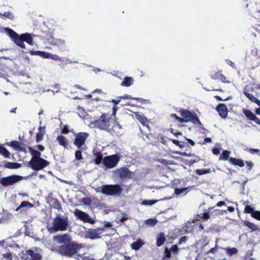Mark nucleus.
<instances>
[{"mask_svg": "<svg viewBox=\"0 0 260 260\" xmlns=\"http://www.w3.org/2000/svg\"><path fill=\"white\" fill-rule=\"evenodd\" d=\"M28 148L31 156V159L28 162V165L33 170L40 171L50 165V162L49 161L41 157V153L40 151L33 149L31 147H29Z\"/></svg>", "mask_w": 260, "mask_h": 260, "instance_id": "obj_1", "label": "nucleus"}, {"mask_svg": "<svg viewBox=\"0 0 260 260\" xmlns=\"http://www.w3.org/2000/svg\"><path fill=\"white\" fill-rule=\"evenodd\" d=\"M6 30L8 32L11 39L15 43L16 45L21 48H25L24 42H26L28 44L33 45V39L31 35L28 33L22 34L19 35L14 30L10 28H6Z\"/></svg>", "mask_w": 260, "mask_h": 260, "instance_id": "obj_2", "label": "nucleus"}, {"mask_svg": "<svg viewBox=\"0 0 260 260\" xmlns=\"http://www.w3.org/2000/svg\"><path fill=\"white\" fill-rule=\"evenodd\" d=\"M69 225L70 221L68 216L57 215L52 220V226H48L47 229L50 233H54L67 230Z\"/></svg>", "mask_w": 260, "mask_h": 260, "instance_id": "obj_3", "label": "nucleus"}, {"mask_svg": "<svg viewBox=\"0 0 260 260\" xmlns=\"http://www.w3.org/2000/svg\"><path fill=\"white\" fill-rule=\"evenodd\" d=\"M81 247L74 242L70 241L60 245L58 248V252L62 255L71 257L75 254Z\"/></svg>", "mask_w": 260, "mask_h": 260, "instance_id": "obj_4", "label": "nucleus"}, {"mask_svg": "<svg viewBox=\"0 0 260 260\" xmlns=\"http://www.w3.org/2000/svg\"><path fill=\"white\" fill-rule=\"evenodd\" d=\"M102 194L110 196H120L122 192V188L119 184H106L97 189Z\"/></svg>", "mask_w": 260, "mask_h": 260, "instance_id": "obj_5", "label": "nucleus"}, {"mask_svg": "<svg viewBox=\"0 0 260 260\" xmlns=\"http://www.w3.org/2000/svg\"><path fill=\"white\" fill-rule=\"evenodd\" d=\"M20 257L22 260H41L43 258V250L39 247H35L23 251Z\"/></svg>", "mask_w": 260, "mask_h": 260, "instance_id": "obj_6", "label": "nucleus"}, {"mask_svg": "<svg viewBox=\"0 0 260 260\" xmlns=\"http://www.w3.org/2000/svg\"><path fill=\"white\" fill-rule=\"evenodd\" d=\"M112 120L106 114H102L100 118L93 122L94 126L101 129L107 130Z\"/></svg>", "mask_w": 260, "mask_h": 260, "instance_id": "obj_7", "label": "nucleus"}, {"mask_svg": "<svg viewBox=\"0 0 260 260\" xmlns=\"http://www.w3.org/2000/svg\"><path fill=\"white\" fill-rule=\"evenodd\" d=\"M120 159L119 155L115 154L104 157L103 164L107 169L115 167Z\"/></svg>", "mask_w": 260, "mask_h": 260, "instance_id": "obj_8", "label": "nucleus"}, {"mask_svg": "<svg viewBox=\"0 0 260 260\" xmlns=\"http://www.w3.org/2000/svg\"><path fill=\"white\" fill-rule=\"evenodd\" d=\"M23 177L17 175H12L7 177H2L0 179V184L3 186L13 185L16 183L22 180Z\"/></svg>", "mask_w": 260, "mask_h": 260, "instance_id": "obj_9", "label": "nucleus"}, {"mask_svg": "<svg viewBox=\"0 0 260 260\" xmlns=\"http://www.w3.org/2000/svg\"><path fill=\"white\" fill-rule=\"evenodd\" d=\"M180 113L181 116L188 120V122L190 121L194 124L202 125L196 114H193L190 111L186 110H181Z\"/></svg>", "mask_w": 260, "mask_h": 260, "instance_id": "obj_10", "label": "nucleus"}, {"mask_svg": "<svg viewBox=\"0 0 260 260\" xmlns=\"http://www.w3.org/2000/svg\"><path fill=\"white\" fill-rule=\"evenodd\" d=\"M74 214L75 216L77 217L79 220L82 221L84 223L93 224L95 222V220L90 218L87 213L78 209H76L75 210Z\"/></svg>", "mask_w": 260, "mask_h": 260, "instance_id": "obj_11", "label": "nucleus"}, {"mask_svg": "<svg viewBox=\"0 0 260 260\" xmlns=\"http://www.w3.org/2000/svg\"><path fill=\"white\" fill-rule=\"evenodd\" d=\"M89 136V134L85 132H80L75 136L74 144L78 149L81 148L85 144V141Z\"/></svg>", "mask_w": 260, "mask_h": 260, "instance_id": "obj_12", "label": "nucleus"}, {"mask_svg": "<svg viewBox=\"0 0 260 260\" xmlns=\"http://www.w3.org/2000/svg\"><path fill=\"white\" fill-rule=\"evenodd\" d=\"M109 128L107 131L109 132L112 136L118 137L121 135V126L115 121L112 120Z\"/></svg>", "mask_w": 260, "mask_h": 260, "instance_id": "obj_13", "label": "nucleus"}, {"mask_svg": "<svg viewBox=\"0 0 260 260\" xmlns=\"http://www.w3.org/2000/svg\"><path fill=\"white\" fill-rule=\"evenodd\" d=\"M115 177L124 179L125 178H129L132 176V172L130 171L127 168L122 167L116 169L114 172Z\"/></svg>", "mask_w": 260, "mask_h": 260, "instance_id": "obj_14", "label": "nucleus"}, {"mask_svg": "<svg viewBox=\"0 0 260 260\" xmlns=\"http://www.w3.org/2000/svg\"><path fill=\"white\" fill-rule=\"evenodd\" d=\"M5 144L7 146L12 147L16 151L19 152H26V149L24 147V144L23 143H20L16 141H12L10 142H7Z\"/></svg>", "mask_w": 260, "mask_h": 260, "instance_id": "obj_15", "label": "nucleus"}, {"mask_svg": "<svg viewBox=\"0 0 260 260\" xmlns=\"http://www.w3.org/2000/svg\"><path fill=\"white\" fill-rule=\"evenodd\" d=\"M243 113L244 114L247 119L254 121L256 124L260 125V119L254 115L250 110L247 109H243Z\"/></svg>", "mask_w": 260, "mask_h": 260, "instance_id": "obj_16", "label": "nucleus"}, {"mask_svg": "<svg viewBox=\"0 0 260 260\" xmlns=\"http://www.w3.org/2000/svg\"><path fill=\"white\" fill-rule=\"evenodd\" d=\"M103 229H89L86 233V235L88 238L90 239H95L101 238L100 234Z\"/></svg>", "mask_w": 260, "mask_h": 260, "instance_id": "obj_17", "label": "nucleus"}, {"mask_svg": "<svg viewBox=\"0 0 260 260\" xmlns=\"http://www.w3.org/2000/svg\"><path fill=\"white\" fill-rule=\"evenodd\" d=\"M137 119L143 125L149 128V120L148 118L144 115L137 112L135 113Z\"/></svg>", "mask_w": 260, "mask_h": 260, "instance_id": "obj_18", "label": "nucleus"}, {"mask_svg": "<svg viewBox=\"0 0 260 260\" xmlns=\"http://www.w3.org/2000/svg\"><path fill=\"white\" fill-rule=\"evenodd\" d=\"M219 115L223 118L227 117L228 110L226 106L224 104H219L216 108Z\"/></svg>", "mask_w": 260, "mask_h": 260, "instance_id": "obj_19", "label": "nucleus"}, {"mask_svg": "<svg viewBox=\"0 0 260 260\" xmlns=\"http://www.w3.org/2000/svg\"><path fill=\"white\" fill-rule=\"evenodd\" d=\"M53 239L58 243H67L71 240L70 236L67 234L59 235L54 236Z\"/></svg>", "mask_w": 260, "mask_h": 260, "instance_id": "obj_20", "label": "nucleus"}, {"mask_svg": "<svg viewBox=\"0 0 260 260\" xmlns=\"http://www.w3.org/2000/svg\"><path fill=\"white\" fill-rule=\"evenodd\" d=\"M93 154L95 157L94 162L96 165H100L103 161V156L101 152L98 151L97 150H93Z\"/></svg>", "mask_w": 260, "mask_h": 260, "instance_id": "obj_21", "label": "nucleus"}, {"mask_svg": "<svg viewBox=\"0 0 260 260\" xmlns=\"http://www.w3.org/2000/svg\"><path fill=\"white\" fill-rule=\"evenodd\" d=\"M244 94L251 102L260 107V100L256 98L253 94L249 93L247 89L243 90Z\"/></svg>", "mask_w": 260, "mask_h": 260, "instance_id": "obj_22", "label": "nucleus"}, {"mask_svg": "<svg viewBox=\"0 0 260 260\" xmlns=\"http://www.w3.org/2000/svg\"><path fill=\"white\" fill-rule=\"evenodd\" d=\"M3 167L9 169H17L21 167V164L18 162H8L5 161Z\"/></svg>", "mask_w": 260, "mask_h": 260, "instance_id": "obj_23", "label": "nucleus"}, {"mask_svg": "<svg viewBox=\"0 0 260 260\" xmlns=\"http://www.w3.org/2000/svg\"><path fill=\"white\" fill-rule=\"evenodd\" d=\"M229 161L231 164L241 168L243 167L245 165L243 160L241 159L231 157L229 158Z\"/></svg>", "mask_w": 260, "mask_h": 260, "instance_id": "obj_24", "label": "nucleus"}, {"mask_svg": "<svg viewBox=\"0 0 260 260\" xmlns=\"http://www.w3.org/2000/svg\"><path fill=\"white\" fill-rule=\"evenodd\" d=\"M134 84V79L131 77H126L121 83V85L123 87H129Z\"/></svg>", "mask_w": 260, "mask_h": 260, "instance_id": "obj_25", "label": "nucleus"}, {"mask_svg": "<svg viewBox=\"0 0 260 260\" xmlns=\"http://www.w3.org/2000/svg\"><path fill=\"white\" fill-rule=\"evenodd\" d=\"M56 139L60 146L67 148L68 145V141L65 137L62 135L58 136Z\"/></svg>", "mask_w": 260, "mask_h": 260, "instance_id": "obj_26", "label": "nucleus"}, {"mask_svg": "<svg viewBox=\"0 0 260 260\" xmlns=\"http://www.w3.org/2000/svg\"><path fill=\"white\" fill-rule=\"evenodd\" d=\"M211 78L214 80H220L222 82H226V78L225 76L221 74L220 72H216L211 76Z\"/></svg>", "mask_w": 260, "mask_h": 260, "instance_id": "obj_27", "label": "nucleus"}, {"mask_svg": "<svg viewBox=\"0 0 260 260\" xmlns=\"http://www.w3.org/2000/svg\"><path fill=\"white\" fill-rule=\"evenodd\" d=\"M166 241V237L164 233H160L156 238V245L158 247L161 246Z\"/></svg>", "mask_w": 260, "mask_h": 260, "instance_id": "obj_28", "label": "nucleus"}, {"mask_svg": "<svg viewBox=\"0 0 260 260\" xmlns=\"http://www.w3.org/2000/svg\"><path fill=\"white\" fill-rule=\"evenodd\" d=\"M0 154L5 158H10L11 155L10 152L2 144H0Z\"/></svg>", "mask_w": 260, "mask_h": 260, "instance_id": "obj_29", "label": "nucleus"}, {"mask_svg": "<svg viewBox=\"0 0 260 260\" xmlns=\"http://www.w3.org/2000/svg\"><path fill=\"white\" fill-rule=\"evenodd\" d=\"M119 98L122 99H124V100H125V99L135 100L138 101L141 103H145V101H146L145 100H144L142 98H133L128 94H124L123 96H120Z\"/></svg>", "mask_w": 260, "mask_h": 260, "instance_id": "obj_30", "label": "nucleus"}, {"mask_svg": "<svg viewBox=\"0 0 260 260\" xmlns=\"http://www.w3.org/2000/svg\"><path fill=\"white\" fill-rule=\"evenodd\" d=\"M143 242L141 239L138 240L137 241L133 242L132 245V248L134 250H137L143 245Z\"/></svg>", "mask_w": 260, "mask_h": 260, "instance_id": "obj_31", "label": "nucleus"}, {"mask_svg": "<svg viewBox=\"0 0 260 260\" xmlns=\"http://www.w3.org/2000/svg\"><path fill=\"white\" fill-rule=\"evenodd\" d=\"M42 128V127L41 126H40L39 128V132L36 134V141L37 142H39L40 141H41L43 140L45 132H42L41 131Z\"/></svg>", "mask_w": 260, "mask_h": 260, "instance_id": "obj_32", "label": "nucleus"}, {"mask_svg": "<svg viewBox=\"0 0 260 260\" xmlns=\"http://www.w3.org/2000/svg\"><path fill=\"white\" fill-rule=\"evenodd\" d=\"M230 154V151H229V150H223L222 151V153L219 156V160H226L229 159Z\"/></svg>", "mask_w": 260, "mask_h": 260, "instance_id": "obj_33", "label": "nucleus"}, {"mask_svg": "<svg viewBox=\"0 0 260 260\" xmlns=\"http://www.w3.org/2000/svg\"><path fill=\"white\" fill-rule=\"evenodd\" d=\"M244 224L253 231H256L258 229L256 225L247 220L244 221Z\"/></svg>", "mask_w": 260, "mask_h": 260, "instance_id": "obj_34", "label": "nucleus"}, {"mask_svg": "<svg viewBox=\"0 0 260 260\" xmlns=\"http://www.w3.org/2000/svg\"><path fill=\"white\" fill-rule=\"evenodd\" d=\"M211 172L210 169H198L196 171V173L199 175H202Z\"/></svg>", "mask_w": 260, "mask_h": 260, "instance_id": "obj_35", "label": "nucleus"}, {"mask_svg": "<svg viewBox=\"0 0 260 260\" xmlns=\"http://www.w3.org/2000/svg\"><path fill=\"white\" fill-rule=\"evenodd\" d=\"M52 206L54 209L60 210L61 209V206L60 202L56 199H53L52 201Z\"/></svg>", "mask_w": 260, "mask_h": 260, "instance_id": "obj_36", "label": "nucleus"}, {"mask_svg": "<svg viewBox=\"0 0 260 260\" xmlns=\"http://www.w3.org/2000/svg\"><path fill=\"white\" fill-rule=\"evenodd\" d=\"M197 216L201 219L207 221L210 218V215L209 212H206L203 214H198Z\"/></svg>", "mask_w": 260, "mask_h": 260, "instance_id": "obj_37", "label": "nucleus"}, {"mask_svg": "<svg viewBox=\"0 0 260 260\" xmlns=\"http://www.w3.org/2000/svg\"><path fill=\"white\" fill-rule=\"evenodd\" d=\"M170 141H171L174 144L179 146L180 148H183L185 147L184 142H180L178 140L173 139H169Z\"/></svg>", "mask_w": 260, "mask_h": 260, "instance_id": "obj_38", "label": "nucleus"}, {"mask_svg": "<svg viewBox=\"0 0 260 260\" xmlns=\"http://www.w3.org/2000/svg\"><path fill=\"white\" fill-rule=\"evenodd\" d=\"M238 251L235 247L229 248L226 249V253L229 255H232L233 254H237Z\"/></svg>", "mask_w": 260, "mask_h": 260, "instance_id": "obj_39", "label": "nucleus"}, {"mask_svg": "<svg viewBox=\"0 0 260 260\" xmlns=\"http://www.w3.org/2000/svg\"><path fill=\"white\" fill-rule=\"evenodd\" d=\"M60 127H61V133L63 134H68L69 132V126L67 124L63 125L61 126V123L60 124Z\"/></svg>", "mask_w": 260, "mask_h": 260, "instance_id": "obj_40", "label": "nucleus"}, {"mask_svg": "<svg viewBox=\"0 0 260 260\" xmlns=\"http://www.w3.org/2000/svg\"><path fill=\"white\" fill-rule=\"evenodd\" d=\"M254 211L253 207H251L250 205H246L245 207L244 212L245 213H250L251 215L252 213L253 214Z\"/></svg>", "mask_w": 260, "mask_h": 260, "instance_id": "obj_41", "label": "nucleus"}, {"mask_svg": "<svg viewBox=\"0 0 260 260\" xmlns=\"http://www.w3.org/2000/svg\"><path fill=\"white\" fill-rule=\"evenodd\" d=\"M33 206L32 204L29 202L28 201H23L21 202L20 205H19V208H23V207H29L31 208Z\"/></svg>", "mask_w": 260, "mask_h": 260, "instance_id": "obj_42", "label": "nucleus"}, {"mask_svg": "<svg viewBox=\"0 0 260 260\" xmlns=\"http://www.w3.org/2000/svg\"><path fill=\"white\" fill-rule=\"evenodd\" d=\"M157 202V200H144L142 202V204L143 205H152L154 204Z\"/></svg>", "mask_w": 260, "mask_h": 260, "instance_id": "obj_43", "label": "nucleus"}, {"mask_svg": "<svg viewBox=\"0 0 260 260\" xmlns=\"http://www.w3.org/2000/svg\"><path fill=\"white\" fill-rule=\"evenodd\" d=\"M251 217L257 220H260V211H254L253 214L252 213Z\"/></svg>", "mask_w": 260, "mask_h": 260, "instance_id": "obj_44", "label": "nucleus"}, {"mask_svg": "<svg viewBox=\"0 0 260 260\" xmlns=\"http://www.w3.org/2000/svg\"><path fill=\"white\" fill-rule=\"evenodd\" d=\"M75 158L79 160H81L83 158L81 151L77 150L75 152Z\"/></svg>", "mask_w": 260, "mask_h": 260, "instance_id": "obj_45", "label": "nucleus"}, {"mask_svg": "<svg viewBox=\"0 0 260 260\" xmlns=\"http://www.w3.org/2000/svg\"><path fill=\"white\" fill-rule=\"evenodd\" d=\"M49 58H51L54 60H61V57H59L56 54H51V53L50 54Z\"/></svg>", "mask_w": 260, "mask_h": 260, "instance_id": "obj_46", "label": "nucleus"}, {"mask_svg": "<svg viewBox=\"0 0 260 260\" xmlns=\"http://www.w3.org/2000/svg\"><path fill=\"white\" fill-rule=\"evenodd\" d=\"M218 248V245H217V244L216 243V244H215V247L211 248L207 252V254H209L210 253H213V254L217 252Z\"/></svg>", "mask_w": 260, "mask_h": 260, "instance_id": "obj_47", "label": "nucleus"}, {"mask_svg": "<svg viewBox=\"0 0 260 260\" xmlns=\"http://www.w3.org/2000/svg\"><path fill=\"white\" fill-rule=\"evenodd\" d=\"M157 220L155 219H149L146 220V223L151 226H154L156 224Z\"/></svg>", "mask_w": 260, "mask_h": 260, "instance_id": "obj_48", "label": "nucleus"}, {"mask_svg": "<svg viewBox=\"0 0 260 260\" xmlns=\"http://www.w3.org/2000/svg\"><path fill=\"white\" fill-rule=\"evenodd\" d=\"M189 187L182 188H176L175 192L176 194H180L183 193L184 191L187 189Z\"/></svg>", "mask_w": 260, "mask_h": 260, "instance_id": "obj_49", "label": "nucleus"}, {"mask_svg": "<svg viewBox=\"0 0 260 260\" xmlns=\"http://www.w3.org/2000/svg\"><path fill=\"white\" fill-rule=\"evenodd\" d=\"M165 257L168 258H169L171 257V251L170 250L168 249L167 247L165 248Z\"/></svg>", "mask_w": 260, "mask_h": 260, "instance_id": "obj_50", "label": "nucleus"}, {"mask_svg": "<svg viewBox=\"0 0 260 260\" xmlns=\"http://www.w3.org/2000/svg\"><path fill=\"white\" fill-rule=\"evenodd\" d=\"M50 53L42 51L40 56L43 58H49Z\"/></svg>", "mask_w": 260, "mask_h": 260, "instance_id": "obj_51", "label": "nucleus"}, {"mask_svg": "<svg viewBox=\"0 0 260 260\" xmlns=\"http://www.w3.org/2000/svg\"><path fill=\"white\" fill-rule=\"evenodd\" d=\"M178 247L177 245H173L171 246L170 250L172 251L174 253H177L178 251Z\"/></svg>", "mask_w": 260, "mask_h": 260, "instance_id": "obj_52", "label": "nucleus"}, {"mask_svg": "<svg viewBox=\"0 0 260 260\" xmlns=\"http://www.w3.org/2000/svg\"><path fill=\"white\" fill-rule=\"evenodd\" d=\"M41 52H42L41 51H33V50H30V51H29V53L31 55H38V56H40Z\"/></svg>", "mask_w": 260, "mask_h": 260, "instance_id": "obj_53", "label": "nucleus"}, {"mask_svg": "<svg viewBox=\"0 0 260 260\" xmlns=\"http://www.w3.org/2000/svg\"><path fill=\"white\" fill-rule=\"evenodd\" d=\"M55 45H57L58 46H64L65 42H64V41L60 40V39L56 40L55 41Z\"/></svg>", "mask_w": 260, "mask_h": 260, "instance_id": "obj_54", "label": "nucleus"}, {"mask_svg": "<svg viewBox=\"0 0 260 260\" xmlns=\"http://www.w3.org/2000/svg\"><path fill=\"white\" fill-rule=\"evenodd\" d=\"M3 257L8 260H11L12 259V255L10 252H7L6 254H3Z\"/></svg>", "mask_w": 260, "mask_h": 260, "instance_id": "obj_55", "label": "nucleus"}, {"mask_svg": "<svg viewBox=\"0 0 260 260\" xmlns=\"http://www.w3.org/2000/svg\"><path fill=\"white\" fill-rule=\"evenodd\" d=\"M246 164L247 166L248 167L247 170L248 171H251L253 165H254L252 161H246Z\"/></svg>", "mask_w": 260, "mask_h": 260, "instance_id": "obj_56", "label": "nucleus"}, {"mask_svg": "<svg viewBox=\"0 0 260 260\" xmlns=\"http://www.w3.org/2000/svg\"><path fill=\"white\" fill-rule=\"evenodd\" d=\"M3 15L6 17H7V18H9L10 19H12L13 17V15L12 14V13L9 12H5Z\"/></svg>", "mask_w": 260, "mask_h": 260, "instance_id": "obj_57", "label": "nucleus"}, {"mask_svg": "<svg viewBox=\"0 0 260 260\" xmlns=\"http://www.w3.org/2000/svg\"><path fill=\"white\" fill-rule=\"evenodd\" d=\"M212 153L214 154V155H218L220 153V150L219 148H216V147H214L212 149Z\"/></svg>", "mask_w": 260, "mask_h": 260, "instance_id": "obj_58", "label": "nucleus"}, {"mask_svg": "<svg viewBox=\"0 0 260 260\" xmlns=\"http://www.w3.org/2000/svg\"><path fill=\"white\" fill-rule=\"evenodd\" d=\"M187 240V237L186 236H183L181 237V238L179 239V244L183 243L185 242Z\"/></svg>", "mask_w": 260, "mask_h": 260, "instance_id": "obj_59", "label": "nucleus"}, {"mask_svg": "<svg viewBox=\"0 0 260 260\" xmlns=\"http://www.w3.org/2000/svg\"><path fill=\"white\" fill-rule=\"evenodd\" d=\"M178 121H179V122H181V123H183V122H188V120H187L186 119H185V118H181V117H179V118H177V120Z\"/></svg>", "mask_w": 260, "mask_h": 260, "instance_id": "obj_60", "label": "nucleus"}, {"mask_svg": "<svg viewBox=\"0 0 260 260\" xmlns=\"http://www.w3.org/2000/svg\"><path fill=\"white\" fill-rule=\"evenodd\" d=\"M36 147L39 149V151H43L45 149V147L44 146L42 145H38L36 146Z\"/></svg>", "mask_w": 260, "mask_h": 260, "instance_id": "obj_61", "label": "nucleus"}, {"mask_svg": "<svg viewBox=\"0 0 260 260\" xmlns=\"http://www.w3.org/2000/svg\"><path fill=\"white\" fill-rule=\"evenodd\" d=\"M249 152L251 154H253L255 153H258L259 152V150L258 149H250Z\"/></svg>", "mask_w": 260, "mask_h": 260, "instance_id": "obj_62", "label": "nucleus"}, {"mask_svg": "<svg viewBox=\"0 0 260 260\" xmlns=\"http://www.w3.org/2000/svg\"><path fill=\"white\" fill-rule=\"evenodd\" d=\"M120 99H121L119 98V97L118 99L117 100H112L111 101V102L114 103L115 104V105L116 106V105L118 104L119 103V102H120Z\"/></svg>", "mask_w": 260, "mask_h": 260, "instance_id": "obj_63", "label": "nucleus"}, {"mask_svg": "<svg viewBox=\"0 0 260 260\" xmlns=\"http://www.w3.org/2000/svg\"><path fill=\"white\" fill-rule=\"evenodd\" d=\"M211 142H212L211 138H209V137H207V138H205L204 142L203 143V144H205V143H211Z\"/></svg>", "mask_w": 260, "mask_h": 260, "instance_id": "obj_64", "label": "nucleus"}]
</instances>
